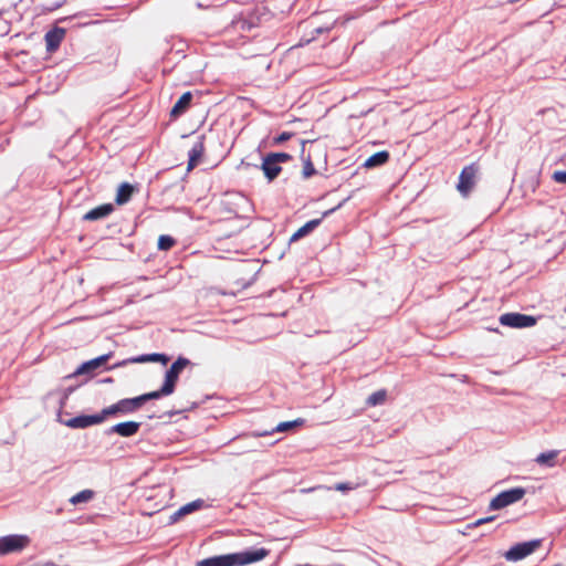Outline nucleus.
I'll use <instances>...</instances> for the list:
<instances>
[{"label": "nucleus", "mask_w": 566, "mask_h": 566, "mask_svg": "<svg viewBox=\"0 0 566 566\" xmlns=\"http://www.w3.org/2000/svg\"><path fill=\"white\" fill-rule=\"evenodd\" d=\"M269 549L261 547L253 551L219 555L200 560L197 566H244L262 560L269 555Z\"/></svg>", "instance_id": "1"}, {"label": "nucleus", "mask_w": 566, "mask_h": 566, "mask_svg": "<svg viewBox=\"0 0 566 566\" xmlns=\"http://www.w3.org/2000/svg\"><path fill=\"white\" fill-rule=\"evenodd\" d=\"M30 544L27 535H7L0 537V556L19 553Z\"/></svg>", "instance_id": "2"}, {"label": "nucleus", "mask_w": 566, "mask_h": 566, "mask_svg": "<svg viewBox=\"0 0 566 566\" xmlns=\"http://www.w3.org/2000/svg\"><path fill=\"white\" fill-rule=\"evenodd\" d=\"M190 364V360L185 357H178L172 363L170 368L166 371L165 381L163 385V392H174L180 373Z\"/></svg>", "instance_id": "3"}, {"label": "nucleus", "mask_w": 566, "mask_h": 566, "mask_svg": "<svg viewBox=\"0 0 566 566\" xmlns=\"http://www.w3.org/2000/svg\"><path fill=\"white\" fill-rule=\"evenodd\" d=\"M526 491L524 488H514L497 494L490 502L491 510H501L510 504L516 503L522 500Z\"/></svg>", "instance_id": "4"}, {"label": "nucleus", "mask_w": 566, "mask_h": 566, "mask_svg": "<svg viewBox=\"0 0 566 566\" xmlns=\"http://www.w3.org/2000/svg\"><path fill=\"white\" fill-rule=\"evenodd\" d=\"M478 171L479 166L475 163H472L469 166H465L460 172L457 189L463 197H468L473 187L475 186V178Z\"/></svg>", "instance_id": "5"}, {"label": "nucleus", "mask_w": 566, "mask_h": 566, "mask_svg": "<svg viewBox=\"0 0 566 566\" xmlns=\"http://www.w3.org/2000/svg\"><path fill=\"white\" fill-rule=\"evenodd\" d=\"M500 323L513 328H524L534 326L536 318L521 313H505L500 316Z\"/></svg>", "instance_id": "6"}, {"label": "nucleus", "mask_w": 566, "mask_h": 566, "mask_svg": "<svg viewBox=\"0 0 566 566\" xmlns=\"http://www.w3.org/2000/svg\"><path fill=\"white\" fill-rule=\"evenodd\" d=\"M139 409L136 397L135 398H126L122 399L118 402L104 408L101 413L104 417V420L109 416H115L117 413H130Z\"/></svg>", "instance_id": "7"}, {"label": "nucleus", "mask_w": 566, "mask_h": 566, "mask_svg": "<svg viewBox=\"0 0 566 566\" xmlns=\"http://www.w3.org/2000/svg\"><path fill=\"white\" fill-rule=\"evenodd\" d=\"M538 546V541L520 543L511 547L504 556L507 560L516 562L531 555Z\"/></svg>", "instance_id": "8"}, {"label": "nucleus", "mask_w": 566, "mask_h": 566, "mask_svg": "<svg viewBox=\"0 0 566 566\" xmlns=\"http://www.w3.org/2000/svg\"><path fill=\"white\" fill-rule=\"evenodd\" d=\"M104 421L102 413L93 416H77L66 421V426L70 428H86L93 424H97Z\"/></svg>", "instance_id": "9"}, {"label": "nucleus", "mask_w": 566, "mask_h": 566, "mask_svg": "<svg viewBox=\"0 0 566 566\" xmlns=\"http://www.w3.org/2000/svg\"><path fill=\"white\" fill-rule=\"evenodd\" d=\"M65 36V30L62 28H54L45 34V45L49 52H54L60 46Z\"/></svg>", "instance_id": "10"}, {"label": "nucleus", "mask_w": 566, "mask_h": 566, "mask_svg": "<svg viewBox=\"0 0 566 566\" xmlns=\"http://www.w3.org/2000/svg\"><path fill=\"white\" fill-rule=\"evenodd\" d=\"M140 428V423L136 421H126L120 422L115 426H113L109 429L111 433H117L120 437H132L135 436Z\"/></svg>", "instance_id": "11"}, {"label": "nucleus", "mask_w": 566, "mask_h": 566, "mask_svg": "<svg viewBox=\"0 0 566 566\" xmlns=\"http://www.w3.org/2000/svg\"><path fill=\"white\" fill-rule=\"evenodd\" d=\"M203 138H200L197 143L193 144L191 149L188 153L189 159L187 165V170H192L201 160L205 153V144Z\"/></svg>", "instance_id": "12"}, {"label": "nucleus", "mask_w": 566, "mask_h": 566, "mask_svg": "<svg viewBox=\"0 0 566 566\" xmlns=\"http://www.w3.org/2000/svg\"><path fill=\"white\" fill-rule=\"evenodd\" d=\"M112 353H108L82 364L76 369L75 375H83L97 369L98 367L104 365L112 357Z\"/></svg>", "instance_id": "13"}, {"label": "nucleus", "mask_w": 566, "mask_h": 566, "mask_svg": "<svg viewBox=\"0 0 566 566\" xmlns=\"http://www.w3.org/2000/svg\"><path fill=\"white\" fill-rule=\"evenodd\" d=\"M114 208L111 203L101 205L87 211L83 219L86 221H95L109 216Z\"/></svg>", "instance_id": "14"}, {"label": "nucleus", "mask_w": 566, "mask_h": 566, "mask_svg": "<svg viewBox=\"0 0 566 566\" xmlns=\"http://www.w3.org/2000/svg\"><path fill=\"white\" fill-rule=\"evenodd\" d=\"M192 101V94L190 92L184 93L179 99L175 103L170 111V116L174 118L179 117L184 114L190 106Z\"/></svg>", "instance_id": "15"}, {"label": "nucleus", "mask_w": 566, "mask_h": 566, "mask_svg": "<svg viewBox=\"0 0 566 566\" xmlns=\"http://www.w3.org/2000/svg\"><path fill=\"white\" fill-rule=\"evenodd\" d=\"M261 169L269 181L274 180L282 171V167L269 156L264 157Z\"/></svg>", "instance_id": "16"}, {"label": "nucleus", "mask_w": 566, "mask_h": 566, "mask_svg": "<svg viewBox=\"0 0 566 566\" xmlns=\"http://www.w3.org/2000/svg\"><path fill=\"white\" fill-rule=\"evenodd\" d=\"M203 504L202 500H196L193 502L187 503L186 505L181 506L179 510H177L171 516H170V523L178 522L182 516L195 512L196 510H199Z\"/></svg>", "instance_id": "17"}, {"label": "nucleus", "mask_w": 566, "mask_h": 566, "mask_svg": "<svg viewBox=\"0 0 566 566\" xmlns=\"http://www.w3.org/2000/svg\"><path fill=\"white\" fill-rule=\"evenodd\" d=\"M305 422L304 419L302 418H297L293 421H284V422H280L272 431H264V432H261V433H258L256 436L258 437H264V436H268L272 432H286V431H290L294 428H297V427H301L303 426Z\"/></svg>", "instance_id": "18"}, {"label": "nucleus", "mask_w": 566, "mask_h": 566, "mask_svg": "<svg viewBox=\"0 0 566 566\" xmlns=\"http://www.w3.org/2000/svg\"><path fill=\"white\" fill-rule=\"evenodd\" d=\"M133 193H134V187L130 184H128V182L122 184L117 189V193H116V198H115L116 203L124 205V203L128 202L130 200Z\"/></svg>", "instance_id": "19"}, {"label": "nucleus", "mask_w": 566, "mask_h": 566, "mask_svg": "<svg viewBox=\"0 0 566 566\" xmlns=\"http://www.w3.org/2000/svg\"><path fill=\"white\" fill-rule=\"evenodd\" d=\"M389 157H390V155L387 150H381V151L375 153L365 161L364 166L367 168H374L377 166H381L389 160Z\"/></svg>", "instance_id": "20"}, {"label": "nucleus", "mask_w": 566, "mask_h": 566, "mask_svg": "<svg viewBox=\"0 0 566 566\" xmlns=\"http://www.w3.org/2000/svg\"><path fill=\"white\" fill-rule=\"evenodd\" d=\"M321 223V219H313L302 226L291 237L292 241L298 240L308 233H311L318 224Z\"/></svg>", "instance_id": "21"}, {"label": "nucleus", "mask_w": 566, "mask_h": 566, "mask_svg": "<svg viewBox=\"0 0 566 566\" xmlns=\"http://www.w3.org/2000/svg\"><path fill=\"white\" fill-rule=\"evenodd\" d=\"M558 453H559V451H557V450L543 452L536 457L535 461L539 465H545V467L552 468L556 463V458H557Z\"/></svg>", "instance_id": "22"}, {"label": "nucleus", "mask_w": 566, "mask_h": 566, "mask_svg": "<svg viewBox=\"0 0 566 566\" xmlns=\"http://www.w3.org/2000/svg\"><path fill=\"white\" fill-rule=\"evenodd\" d=\"M169 358L165 354H150V355H143L138 358L133 359L134 363H146V361H154V363H161L166 365L168 363Z\"/></svg>", "instance_id": "23"}, {"label": "nucleus", "mask_w": 566, "mask_h": 566, "mask_svg": "<svg viewBox=\"0 0 566 566\" xmlns=\"http://www.w3.org/2000/svg\"><path fill=\"white\" fill-rule=\"evenodd\" d=\"M168 395H171V392H163V387H161L159 390L150 391V392H147V394L136 397V400H137L138 407L140 408L143 406V403H145L148 400L158 399L163 396H168Z\"/></svg>", "instance_id": "24"}, {"label": "nucleus", "mask_w": 566, "mask_h": 566, "mask_svg": "<svg viewBox=\"0 0 566 566\" xmlns=\"http://www.w3.org/2000/svg\"><path fill=\"white\" fill-rule=\"evenodd\" d=\"M386 397H387L386 390L381 389V390L373 392L367 398L366 402H367L368 406L375 407V406H378V405H382L386 401Z\"/></svg>", "instance_id": "25"}, {"label": "nucleus", "mask_w": 566, "mask_h": 566, "mask_svg": "<svg viewBox=\"0 0 566 566\" xmlns=\"http://www.w3.org/2000/svg\"><path fill=\"white\" fill-rule=\"evenodd\" d=\"M94 496V492L92 490H83L78 493H76L75 495H73L71 499H70V502L74 505L76 504H80V503H86L88 501H91Z\"/></svg>", "instance_id": "26"}, {"label": "nucleus", "mask_w": 566, "mask_h": 566, "mask_svg": "<svg viewBox=\"0 0 566 566\" xmlns=\"http://www.w3.org/2000/svg\"><path fill=\"white\" fill-rule=\"evenodd\" d=\"M176 240L167 234H163L158 238L157 248L160 251H169L176 245Z\"/></svg>", "instance_id": "27"}, {"label": "nucleus", "mask_w": 566, "mask_h": 566, "mask_svg": "<svg viewBox=\"0 0 566 566\" xmlns=\"http://www.w3.org/2000/svg\"><path fill=\"white\" fill-rule=\"evenodd\" d=\"M315 174H316V169L314 167V164H313L311 157L308 156L303 161L302 176L304 179H308L312 176H314Z\"/></svg>", "instance_id": "28"}, {"label": "nucleus", "mask_w": 566, "mask_h": 566, "mask_svg": "<svg viewBox=\"0 0 566 566\" xmlns=\"http://www.w3.org/2000/svg\"><path fill=\"white\" fill-rule=\"evenodd\" d=\"M268 156L279 165L281 163H286L292 159V156L287 153H271Z\"/></svg>", "instance_id": "29"}, {"label": "nucleus", "mask_w": 566, "mask_h": 566, "mask_svg": "<svg viewBox=\"0 0 566 566\" xmlns=\"http://www.w3.org/2000/svg\"><path fill=\"white\" fill-rule=\"evenodd\" d=\"M357 486H358V484H354L352 482H340V483H336L334 485V490L345 492V491L355 490Z\"/></svg>", "instance_id": "30"}, {"label": "nucleus", "mask_w": 566, "mask_h": 566, "mask_svg": "<svg viewBox=\"0 0 566 566\" xmlns=\"http://www.w3.org/2000/svg\"><path fill=\"white\" fill-rule=\"evenodd\" d=\"M553 179L559 184H566V170L555 171Z\"/></svg>", "instance_id": "31"}, {"label": "nucleus", "mask_w": 566, "mask_h": 566, "mask_svg": "<svg viewBox=\"0 0 566 566\" xmlns=\"http://www.w3.org/2000/svg\"><path fill=\"white\" fill-rule=\"evenodd\" d=\"M292 136H293V133L283 132L277 137H275L274 142H275V144H282V143L289 140Z\"/></svg>", "instance_id": "32"}, {"label": "nucleus", "mask_w": 566, "mask_h": 566, "mask_svg": "<svg viewBox=\"0 0 566 566\" xmlns=\"http://www.w3.org/2000/svg\"><path fill=\"white\" fill-rule=\"evenodd\" d=\"M494 520V516H489V517H484V518H479L476 520L474 523H473V526H479V525H482L484 523H489L491 521Z\"/></svg>", "instance_id": "33"}]
</instances>
